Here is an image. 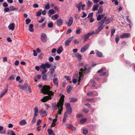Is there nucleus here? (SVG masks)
Here are the masks:
<instances>
[{"label": "nucleus", "mask_w": 135, "mask_h": 135, "mask_svg": "<svg viewBox=\"0 0 135 135\" xmlns=\"http://www.w3.org/2000/svg\"><path fill=\"white\" fill-rule=\"evenodd\" d=\"M48 132L49 135H55L53 133V130L51 129H48Z\"/></svg>", "instance_id": "nucleus-22"}, {"label": "nucleus", "mask_w": 135, "mask_h": 135, "mask_svg": "<svg viewBox=\"0 0 135 135\" xmlns=\"http://www.w3.org/2000/svg\"><path fill=\"white\" fill-rule=\"evenodd\" d=\"M73 19L72 17H70L68 22L66 23V24L68 26H70L73 24Z\"/></svg>", "instance_id": "nucleus-10"}, {"label": "nucleus", "mask_w": 135, "mask_h": 135, "mask_svg": "<svg viewBox=\"0 0 135 135\" xmlns=\"http://www.w3.org/2000/svg\"><path fill=\"white\" fill-rule=\"evenodd\" d=\"M51 88L49 85H45L44 86L42 89L41 90V92L45 94L48 95V96L44 97L41 100L43 102H46L48 100L51 99L53 97L54 93L52 91H50Z\"/></svg>", "instance_id": "nucleus-1"}, {"label": "nucleus", "mask_w": 135, "mask_h": 135, "mask_svg": "<svg viewBox=\"0 0 135 135\" xmlns=\"http://www.w3.org/2000/svg\"><path fill=\"white\" fill-rule=\"evenodd\" d=\"M75 56L79 60H80L82 59V56L81 55L79 54H76L75 55Z\"/></svg>", "instance_id": "nucleus-31"}, {"label": "nucleus", "mask_w": 135, "mask_h": 135, "mask_svg": "<svg viewBox=\"0 0 135 135\" xmlns=\"http://www.w3.org/2000/svg\"><path fill=\"white\" fill-rule=\"evenodd\" d=\"M63 50L62 47H60L57 50V52L58 54H60Z\"/></svg>", "instance_id": "nucleus-20"}, {"label": "nucleus", "mask_w": 135, "mask_h": 135, "mask_svg": "<svg viewBox=\"0 0 135 135\" xmlns=\"http://www.w3.org/2000/svg\"><path fill=\"white\" fill-rule=\"evenodd\" d=\"M81 7L82 10H84L85 9V4H82Z\"/></svg>", "instance_id": "nucleus-60"}, {"label": "nucleus", "mask_w": 135, "mask_h": 135, "mask_svg": "<svg viewBox=\"0 0 135 135\" xmlns=\"http://www.w3.org/2000/svg\"><path fill=\"white\" fill-rule=\"evenodd\" d=\"M102 18L101 17V15H98L97 17V20L98 21H99L100 20L101 18Z\"/></svg>", "instance_id": "nucleus-58"}, {"label": "nucleus", "mask_w": 135, "mask_h": 135, "mask_svg": "<svg viewBox=\"0 0 135 135\" xmlns=\"http://www.w3.org/2000/svg\"><path fill=\"white\" fill-rule=\"evenodd\" d=\"M54 60V59L52 57H50L49 58V60L50 62H52Z\"/></svg>", "instance_id": "nucleus-51"}, {"label": "nucleus", "mask_w": 135, "mask_h": 135, "mask_svg": "<svg viewBox=\"0 0 135 135\" xmlns=\"http://www.w3.org/2000/svg\"><path fill=\"white\" fill-rule=\"evenodd\" d=\"M88 131L86 129H83V133L84 134H87Z\"/></svg>", "instance_id": "nucleus-42"}, {"label": "nucleus", "mask_w": 135, "mask_h": 135, "mask_svg": "<svg viewBox=\"0 0 135 135\" xmlns=\"http://www.w3.org/2000/svg\"><path fill=\"white\" fill-rule=\"evenodd\" d=\"M33 24H30L29 26V31L31 32H33Z\"/></svg>", "instance_id": "nucleus-25"}, {"label": "nucleus", "mask_w": 135, "mask_h": 135, "mask_svg": "<svg viewBox=\"0 0 135 135\" xmlns=\"http://www.w3.org/2000/svg\"><path fill=\"white\" fill-rule=\"evenodd\" d=\"M26 24L27 25L31 21V20L29 18H27L25 20Z\"/></svg>", "instance_id": "nucleus-41"}, {"label": "nucleus", "mask_w": 135, "mask_h": 135, "mask_svg": "<svg viewBox=\"0 0 135 135\" xmlns=\"http://www.w3.org/2000/svg\"><path fill=\"white\" fill-rule=\"evenodd\" d=\"M50 7V4H49L48 3L47 4L45 7V9L46 10L49 9Z\"/></svg>", "instance_id": "nucleus-44"}, {"label": "nucleus", "mask_w": 135, "mask_h": 135, "mask_svg": "<svg viewBox=\"0 0 135 135\" xmlns=\"http://www.w3.org/2000/svg\"><path fill=\"white\" fill-rule=\"evenodd\" d=\"M67 92L68 93H69L71 91L72 89V87L70 85L68 86L67 87Z\"/></svg>", "instance_id": "nucleus-32"}, {"label": "nucleus", "mask_w": 135, "mask_h": 135, "mask_svg": "<svg viewBox=\"0 0 135 135\" xmlns=\"http://www.w3.org/2000/svg\"><path fill=\"white\" fill-rule=\"evenodd\" d=\"M51 66V64H49L48 62H46L45 64H43L41 65L40 67L41 68L40 70L42 71L41 74H44V73H46L47 71L46 68H49Z\"/></svg>", "instance_id": "nucleus-4"}, {"label": "nucleus", "mask_w": 135, "mask_h": 135, "mask_svg": "<svg viewBox=\"0 0 135 135\" xmlns=\"http://www.w3.org/2000/svg\"><path fill=\"white\" fill-rule=\"evenodd\" d=\"M40 113L41 115L44 114V115L42 116L43 117L44 116H46L47 115L45 110H41L40 111Z\"/></svg>", "instance_id": "nucleus-23"}, {"label": "nucleus", "mask_w": 135, "mask_h": 135, "mask_svg": "<svg viewBox=\"0 0 135 135\" xmlns=\"http://www.w3.org/2000/svg\"><path fill=\"white\" fill-rule=\"evenodd\" d=\"M34 113H38V108L37 107H35L34 109Z\"/></svg>", "instance_id": "nucleus-55"}, {"label": "nucleus", "mask_w": 135, "mask_h": 135, "mask_svg": "<svg viewBox=\"0 0 135 135\" xmlns=\"http://www.w3.org/2000/svg\"><path fill=\"white\" fill-rule=\"evenodd\" d=\"M15 76L14 75H13L12 76H10L8 79L9 80H13L15 79Z\"/></svg>", "instance_id": "nucleus-38"}, {"label": "nucleus", "mask_w": 135, "mask_h": 135, "mask_svg": "<svg viewBox=\"0 0 135 135\" xmlns=\"http://www.w3.org/2000/svg\"><path fill=\"white\" fill-rule=\"evenodd\" d=\"M89 44L88 43L85 45L83 47L81 48L80 51L82 53L84 52L89 47Z\"/></svg>", "instance_id": "nucleus-9"}, {"label": "nucleus", "mask_w": 135, "mask_h": 135, "mask_svg": "<svg viewBox=\"0 0 135 135\" xmlns=\"http://www.w3.org/2000/svg\"><path fill=\"white\" fill-rule=\"evenodd\" d=\"M99 22L98 24V25L99 26L98 29H99V30L101 31L103 28L104 26L103 25V24H99Z\"/></svg>", "instance_id": "nucleus-28"}, {"label": "nucleus", "mask_w": 135, "mask_h": 135, "mask_svg": "<svg viewBox=\"0 0 135 135\" xmlns=\"http://www.w3.org/2000/svg\"><path fill=\"white\" fill-rule=\"evenodd\" d=\"M87 66H88L87 65H86L84 67L85 69L84 70L82 68L80 69V71L79 72V76L78 80V81L79 83L80 82L81 80L83 78V74H86L89 72V70H90L91 69L90 67L88 68V69L86 68Z\"/></svg>", "instance_id": "nucleus-3"}, {"label": "nucleus", "mask_w": 135, "mask_h": 135, "mask_svg": "<svg viewBox=\"0 0 135 135\" xmlns=\"http://www.w3.org/2000/svg\"><path fill=\"white\" fill-rule=\"evenodd\" d=\"M86 120V119L85 118H83L82 119L80 120V123H84Z\"/></svg>", "instance_id": "nucleus-48"}, {"label": "nucleus", "mask_w": 135, "mask_h": 135, "mask_svg": "<svg viewBox=\"0 0 135 135\" xmlns=\"http://www.w3.org/2000/svg\"><path fill=\"white\" fill-rule=\"evenodd\" d=\"M92 2L89 0L88 1V7H90L92 4Z\"/></svg>", "instance_id": "nucleus-45"}, {"label": "nucleus", "mask_w": 135, "mask_h": 135, "mask_svg": "<svg viewBox=\"0 0 135 135\" xmlns=\"http://www.w3.org/2000/svg\"><path fill=\"white\" fill-rule=\"evenodd\" d=\"M74 17L75 19H77L79 18V17L78 16V15L77 14H75Z\"/></svg>", "instance_id": "nucleus-59"}, {"label": "nucleus", "mask_w": 135, "mask_h": 135, "mask_svg": "<svg viewBox=\"0 0 135 135\" xmlns=\"http://www.w3.org/2000/svg\"><path fill=\"white\" fill-rule=\"evenodd\" d=\"M48 26L49 28H51L53 26V23L51 22L48 24Z\"/></svg>", "instance_id": "nucleus-43"}, {"label": "nucleus", "mask_w": 135, "mask_h": 135, "mask_svg": "<svg viewBox=\"0 0 135 135\" xmlns=\"http://www.w3.org/2000/svg\"><path fill=\"white\" fill-rule=\"evenodd\" d=\"M90 35L91 34L90 33H88L87 35H84V39L83 40V42H84Z\"/></svg>", "instance_id": "nucleus-15"}, {"label": "nucleus", "mask_w": 135, "mask_h": 135, "mask_svg": "<svg viewBox=\"0 0 135 135\" xmlns=\"http://www.w3.org/2000/svg\"><path fill=\"white\" fill-rule=\"evenodd\" d=\"M87 95L88 96H93V93L92 92H88L87 93Z\"/></svg>", "instance_id": "nucleus-53"}, {"label": "nucleus", "mask_w": 135, "mask_h": 135, "mask_svg": "<svg viewBox=\"0 0 135 135\" xmlns=\"http://www.w3.org/2000/svg\"><path fill=\"white\" fill-rule=\"evenodd\" d=\"M9 9L11 11H13L16 10V8H15L13 6H11L9 7Z\"/></svg>", "instance_id": "nucleus-37"}, {"label": "nucleus", "mask_w": 135, "mask_h": 135, "mask_svg": "<svg viewBox=\"0 0 135 135\" xmlns=\"http://www.w3.org/2000/svg\"><path fill=\"white\" fill-rule=\"evenodd\" d=\"M115 30L114 29H113L111 30V36H112L114 34L115 32Z\"/></svg>", "instance_id": "nucleus-46"}, {"label": "nucleus", "mask_w": 135, "mask_h": 135, "mask_svg": "<svg viewBox=\"0 0 135 135\" xmlns=\"http://www.w3.org/2000/svg\"><path fill=\"white\" fill-rule=\"evenodd\" d=\"M112 20V18H108L106 20L105 22V24H107L109 23Z\"/></svg>", "instance_id": "nucleus-26"}, {"label": "nucleus", "mask_w": 135, "mask_h": 135, "mask_svg": "<svg viewBox=\"0 0 135 135\" xmlns=\"http://www.w3.org/2000/svg\"><path fill=\"white\" fill-rule=\"evenodd\" d=\"M93 96H95L97 95L98 94V93L97 91H94L93 92Z\"/></svg>", "instance_id": "nucleus-61"}, {"label": "nucleus", "mask_w": 135, "mask_h": 135, "mask_svg": "<svg viewBox=\"0 0 135 135\" xmlns=\"http://www.w3.org/2000/svg\"><path fill=\"white\" fill-rule=\"evenodd\" d=\"M18 86L22 90H23L25 88V87L22 86L21 84L19 85Z\"/></svg>", "instance_id": "nucleus-54"}, {"label": "nucleus", "mask_w": 135, "mask_h": 135, "mask_svg": "<svg viewBox=\"0 0 135 135\" xmlns=\"http://www.w3.org/2000/svg\"><path fill=\"white\" fill-rule=\"evenodd\" d=\"M57 25L58 26H61L63 24V21L61 19H58L57 21Z\"/></svg>", "instance_id": "nucleus-11"}, {"label": "nucleus", "mask_w": 135, "mask_h": 135, "mask_svg": "<svg viewBox=\"0 0 135 135\" xmlns=\"http://www.w3.org/2000/svg\"><path fill=\"white\" fill-rule=\"evenodd\" d=\"M56 51V49L55 48H53L51 50V52L52 53H55Z\"/></svg>", "instance_id": "nucleus-64"}, {"label": "nucleus", "mask_w": 135, "mask_h": 135, "mask_svg": "<svg viewBox=\"0 0 135 135\" xmlns=\"http://www.w3.org/2000/svg\"><path fill=\"white\" fill-rule=\"evenodd\" d=\"M57 79L58 78H55L53 79L52 80L53 82L54 83V84L57 86H58V85Z\"/></svg>", "instance_id": "nucleus-19"}, {"label": "nucleus", "mask_w": 135, "mask_h": 135, "mask_svg": "<svg viewBox=\"0 0 135 135\" xmlns=\"http://www.w3.org/2000/svg\"><path fill=\"white\" fill-rule=\"evenodd\" d=\"M77 99L76 98H71L70 99V102H72L77 101Z\"/></svg>", "instance_id": "nucleus-33"}, {"label": "nucleus", "mask_w": 135, "mask_h": 135, "mask_svg": "<svg viewBox=\"0 0 135 135\" xmlns=\"http://www.w3.org/2000/svg\"><path fill=\"white\" fill-rule=\"evenodd\" d=\"M82 31L80 28L77 29L76 31V34H79Z\"/></svg>", "instance_id": "nucleus-36"}, {"label": "nucleus", "mask_w": 135, "mask_h": 135, "mask_svg": "<svg viewBox=\"0 0 135 135\" xmlns=\"http://www.w3.org/2000/svg\"><path fill=\"white\" fill-rule=\"evenodd\" d=\"M27 123V122L25 120H23L21 121L20 122V124L21 126L24 125Z\"/></svg>", "instance_id": "nucleus-24"}, {"label": "nucleus", "mask_w": 135, "mask_h": 135, "mask_svg": "<svg viewBox=\"0 0 135 135\" xmlns=\"http://www.w3.org/2000/svg\"><path fill=\"white\" fill-rule=\"evenodd\" d=\"M70 129L73 131H75L76 130L75 127L73 126V125H71Z\"/></svg>", "instance_id": "nucleus-56"}, {"label": "nucleus", "mask_w": 135, "mask_h": 135, "mask_svg": "<svg viewBox=\"0 0 135 135\" xmlns=\"http://www.w3.org/2000/svg\"><path fill=\"white\" fill-rule=\"evenodd\" d=\"M99 99V98H97V97L95 98H94L93 99H89V100H90V101H92V102H96V100H94V101L93 100H95V99Z\"/></svg>", "instance_id": "nucleus-47"}, {"label": "nucleus", "mask_w": 135, "mask_h": 135, "mask_svg": "<svg viewBox=\"0 0 135 135\" xmlns=\"http://www.w3.org/2000/svg\"><path fill=\"white\" fill-rule=\"evenodd\" d=\"M82 5V2H80L78 4H76V8H81Z\"/></svg>", "instance_id": "nucleus-34"}, {"label": "nucleus", "mask_w": 135, "mask_h": 135, "mask_svg": "<svg viewBox=\"0 0 135 135\" xmlns=\"http://www.w3.org/2000/svg\"><path fill=\"white\" fill-rule=\"evenodd\" d=\"M56 68V66L55 65H54L50 69V71L51 74H53L55 72V69Z\"/></svg>", "instance_id": "nucleus-14"}, {"label": "nucleus", "mask_w": 135, "mask_h": 135, "mask_svg": "<svg viewBox=\"0 0 135 135\" xmlns=\"http://www.w3.org/2000/svg\"><path fill=\"white\" fill-rule=\"evenodd\" d=\"M119 39L120 38L119 36V35L118 34L116 35V37L115 39V42L117 44L118 43V42L119 40Z\"/></svg>", "instance_id": "nucleus-30"}, {"label": "nucleus", "mask_w": 135, "mask_h": 135, "mask_svg": "<svg viewBox=\"0 0 135 135\" xmlns=\"http://www.w3.org/2000/svg\"><path fill=\"white\" fill-rule=\"evenodd\" d=\"M59 15L57 14H56L54 15H53L52 16L51 18L54 20H57L59 17Z\"/></svg>", "instance_id": "nucleus-21"}, {"label": "nucleus", "mask_w": 135, "mask_h": 135, "mask_svg": "<svg viewBox=\"0 0 135 135\" xmlns=\"http://www.w3.org/2000/svg\"><path fill=\"white\" fill-rule=\"evenodd\" d=\"M8 89H6L4 90L1 92L0 94V97H2L7 92Z\"/></svg>", "instance_id": "nucleus-17"}, {"label": "nucleus", "mask_w": 135, "mask_h": 135, "mask_svg": "<svg viewBox=\"0 0 135 135\" xmlns=\"http://www.w3.org/2000/svg\"><path fill=\"white\" fill-rule=\"evenodd\" d=\"M103 7L102 6H100L99 8L97 13L100 14L103 12Z\"/></svg>", "instance_id": "nucleus-18"}, {"label": "nucleus", "mask_w": 135, "mask_h": 135, "mask_svg": "<svg viewBox=\"0 0 135 135\" xmlns=\"http://www.w3.org/2000/svg\"><path fill=\"white\" fill-rule=\"evenodd\" d=\"M95 53L99 57H101L103 56V54L97 50H95Z\"/></svg>", "instance_id": "nucleus-16"}, {"label": "nucleus", "mask_w": 135, "mask_h": 135, "mask_svg": "<svg viewBox=\"0 0 135 135\" xmlns=\"http://www.w3.org/2000/svg\"><path fill=\"white\" fill-rule=\"evenodd\" d=\"M42 79L44 80H46L47 79V75L46 74H43Z\"/></svg>", "instance_id": "nucleus-39"}, {"label": "nucleus", "mask_w": 135, "mask_h": 135, "mask_svg": "<svg viewBox=\"0 0 135 135\" xmlns=\"http://www.w3.org/2000/svg\"><path fill=\"white\" fill-rule=\"evenodd\" d=\"M98 4L94 5L93 6L92 10L93 11L97 10L98 9Z\"/></svg>", "instance_id": "nucleus-29"}, {"label": "nucleus", "mask_w": 135, "mask_h": 135, "mask_svg": "<svg viewBox=\"0 0 135 135\" xmlns=\"http://www.w3.org/2000/svg\"><path fill=\"white\" fill-rule=\"evenodd\" d=\"M72 31V30L71 29H69L68 30L66 31V35L68 34L69 33H71Z\"/></svg>", "instance_id": "nucleus-52"}, {"label": "nucleus", "mask_w": 135, "mask_h": 135, "mask_svg": "<svg viewBox=\"0 0 135 135\" xmlns=\"http://www.w3.org/2000/svg\"><path fill=\"white\" fill-rule=\"evenodd\" d=\"M55 13V12L54 11V10L52 9H51L49 11V12H48V14L49 13L51 15H49V17H50L51 16V15H52L54 13Z\"/></svg>", "instance_id": "nucleus-27"}, {"label": "nucleus", "mask_w": 135, "mask_h": 135, "mask_svg": "<svg viewBox=\"0 0 135 135\" xmlns=\"http://www.w3.org/2000/svg\"><path fill=\"white\" fill-rule=\"evenodd\" d=\"M107 17L106 16L104 17L103 20L101 22H99V24H103L105 21L107 19Z\"/></svg>", "instance_id": "nucleus-35"}, {"label": "nucleus", "mask_w": 135, "mask_h": 135, "mask_svg": "<svg viewBox=\"0 0 135 135\" xmlns=\"http://www.w3.org/2000/svg\"><path fill=\"white\" fill-rule=\"evenodd\" d=\"M106 70L105 68H103L97 71V73L99 74V75L101 76L105 75L106 74V72L104 71Z\"/></svg>", "instance_id": "nucleus-7"}, {"label": "nucleus", "mask_w": 135, "mask_h": 135, "mask_svg": "<svg viewBox=\"0 0 135 135\" xmlns=\"http://www.w3.org/2000/svg\"><path fill=\"white\" fill-rule=\"evenodd\" d=\"M130 34L129 33H124L120 35V37L121 38H123L126 37H129Z\"/></svg>", "instance_id": "nucleus-13"}, {"label": "nucleus", "mask_w": 135, "mask_h": 135, "mask_svg": "<svg viewBox=\"0 0 135 135\" xmlns=\"http://www.w3.org/2000/svg\"><path fill=\"white\" fill-rule=\"evenodd\" d=\"M40 11H38L37 13L36 16H40L41 14V11L42 10L41 9L40 10Z\"/></svg>", "instance_id": "nucleus-40"}, {"label": "nucleus", "mask_w": 135, "mask_h": 135, "mask_svg": "<svg viewBox=\"0 0 135 135\" xmlns=\"http://www.w3.org/2000/svg\"><path fill=\"white\" fill-rule=\"evenodd\" d=\"M73 38V37L72 36L67 39L65 42V45L66 46H69L70 43L71 42Z\"/></svg>", "instance_id": "nucleus-8"}, {"label": "nucleus", "mask_w": 135, "mask_h": 135, "mask_svg": "<svg viewBox=\"0 0 135 135\" xmlns=\"http://www.w3.org/2000/svg\"><path fill=\"white\" fill-rule=\"evenodd\" d=\"M45 19L44 18H42L40 20H38V22L40 23H41L44 21Z\"/></svg>", "instance_id": "nucleus-57"}, {"label": "nucleus", "mask_w": 135, "mask_h": 135, "mask_svg": "<svg viewBox=\"0 0 135 135\" xmlns=\"http://www.w3.org/2000/svg\"><path fill=\"white\" fill-rule=\"evenodd\" d=\"M66 112L68 114H70L72 112V109L70 104L67 103L65 104Z\"/></svg>", "instance_id": "nucleus-5"}, {"label": "nucleus", "mask_w": 135, "mask_h": 135, "mask_svg": "<svg viewBox=\"0 0 135 135\" xmlns=\"http://www.w3.org/2000/svg\"><path fill=\"white\" fill-rule=\"evenodd\" d=\"M41 41L43 42H46L47 40V37L46 35L44 33H41Z\"/></svg>", "instance_id": "nucleus-6"}, {"label": "nucleus", "mask_w": 135, "mask_h": 135, "mask_svg": "<svg viewBox=\"0 0 135 135\" xmlns=\"http://www.w3.org/2000/svg\"><path fill=\"white\" fill-rule=\"evenodd\" d=\"M60 98L59 102L56 104L54 103L52 104V108L54 110H57L59 109L58 114L59 115L61 114V112L63 110V105L64 101V95L60 94Z\"/></svg>", "instance_id": "nucleus-2"}, {"label": "nucleus", "mask_w": 135, "mask_h": 135, "mask_svg": "<svg viewBox=\"0 0 135 135\" xmlns=\"http://www.w3.org/2000/svg\"><path fill=\"white\" fill-rule=\"evenodd\" d=\"M83 14V15L81 16V17L82 18H84L86 16V14L84 12H82Z\"/></svg>", "instance_id": "nucleus-63"}, {"label": "nucleus", "mask_w": 135, "mask_h": 135, "mask_svg": "<svg viewBox=\"0 0 135 135\" xmlns=\"http://www.w3.org/2000/svg\"><path fill=\"white\" fill-rule=\"evenodd\" d=\"M9 10V8L7 7H6L4 9V11L5 12H8Z\"/></svg>", "instance_id": "nucleus-50"}, {"label": "nucleus", "mask_w": 135, "mask_h": 135, "mask_svg": "<svg viewBox=\"0 0 135 135\" xmlns=\"http://www.w3.org/2000/svg\"><path fill=\"white\" fill-rule=\"evenodd\" d=\"M3 6L5 7H7L8 6V5L6 2H4L3 3Z\"/></svg>", "instance_id": "nucleus-49"}, {"label": "nucleus", "mask_w": 135, "mask_h": 135, "mask_svg": "<svg viewBox=\"0 0 135 135\" xmlns=\"http://www.w3.org/2000/svg\"><path fill=\"white\" fill-rule=\"evenodd\" d=\"M33 55L35 56H36L37 55V53L36 52V50H34L33 51Z\"/></svg>", "instance_id": "nucleus-62"}, {"label": "nucleus", "mask_w": 135, "mask_h": 135, "mask_svg": "<svg viewBox=\"0 0 135 135\" xmlns=\"http://www.w3.org/2000/svg\"><path fill=\"white\" fill-rule=\"evenodd\" d=\"M15 24L13 23H10L8 26V28L9 30L13 31L15 28Z\"/></svg>", "instance_id": "nucleus-12"}]
</instances>
